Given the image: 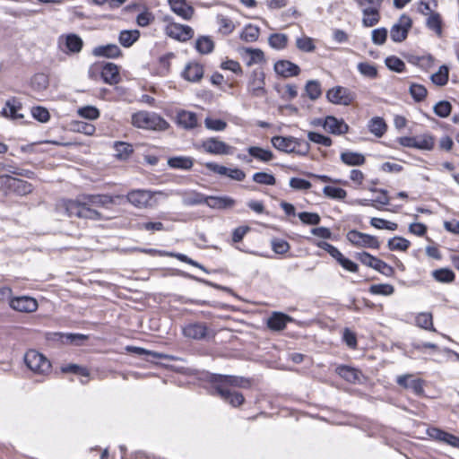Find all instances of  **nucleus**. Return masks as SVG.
<instances>
[{
  "mask_svg": "<svg viewBox=\"0 0 459 459\" xmlns=\"http://www.w3.org/2000/svg\"><path fill=\"white\" fill-rule=\"evenodd\" d=\"M269 45L275 49L284 48L287 45L288 37L285 34L274 33L269 39Z\"/></svg>",
  "mask_w": 459,
  "mask_h": 459,
  "instance_id": "obj_49",
  "label": "nucleus"
},
{
  "mask_svg": "<svg viewBox=\"0 0 459 459\" xmlns=\"http://www.w3.org/2000/svg\"><path fill=\"white\" fill-rule=\"evenodd\" d=\"M326 98L333 104L348 106L353 102L355 94L345 87L336 86L326 92Z\"/></svg>",
  "mask_w": 459,
  "mask_h": 459,
  "instance_id": "obj_10",
  "label": "nucleus"
},
{
  "mask_svg": "<svg viewBox=\"0 0 459 459\" xmlns=\"http://www.w3.org/2000/svg\"><path fill=\"white\" fill-rule=\"evenodd\" d=\"M10 307L19 312L32 313L38 309V301L29 296L12 298L9 301Z\"/></svg>",
  "mask_w": 459,
  "mask_h": 459,
  "instance_id": "obj_15",
  "label": "nucleus"
},
{
  "mask_svg": "<svg viewBox=\"0 0 459 459\" xmlns=\"http://www.w3.org/2000/svg\"><path fill=\"white\" fill-rule=\"evenodd\" d=\"M166 34L179 41H186L194 36L193 29L188 25H182L176 22H170L166 26Z\"/></svg>",
  "mask_w": 459,
  "mask_h": 459,
  "instance_id": "obj_13",
  "label": "nucleus"
},
{
  "mask_svg": "<svg viewBox=\"0 0 459 459\" xmlns=\"http://www.w3.org/2000/svg\"><path fill=\"white\" fill-rule=\"evenodd\" d=\"M177 122L186 129H193L197 126V117L194 112L181 110L178 112Z\"/></svg>",
  "mask_w": 459,
  "mask_h": 459,
  "instance_id": "obj_27",
  "label": "nucleus"
},
{
  "mask_svg": "<svg viewBox=\"0 0 459 459\" xmlns=\"http://www.w3.org/2000/svg\"><path fill=\"white\" fill-rule=\"evenodd\" d=\"M205 167L219 175L222 176H228L229 178L237 180V181H243L246 178V174L243 170L239 169H229L225 166L219 165L214 162H206Z\"/></svg>",
  "mask_w": 459,
  "mask_h": 459,
  "instance_id": "obj_17",
  "label": "nucleus"
},
{
  "mask_svg": "<svg viewBox=\"0 0 459 459\" xmlns=\"http://www.w3.org/2000/svg\"><path fill=\"white\" fill-rule=\"evenodd\" d=\"M322 125L325 130L333 134H344L349 131V126L342 119L333 116L326 117Z\"/></svg>",
  "mask_w": 459,
  "mask_h": 459,
  "instance_id": "obj_21",
  "label": "nucleus"
},
{
  "mask_svg": "<svg viewBox=\"0 0 459 459\" xmlns=\"http://www.w3.org/2000/svg\"><path fill=\"white\" fill-rule=\"evenodd\" d=\"M387 245L390 250L405 251L410 247V241L402 237H394Z\"/></svg>",
  "mask_w": 459,
  "mask_h": 459,
  "instance_id": "obj_47",
  "label": "nucleus"
},
{
  "mask_svg": "<svg viewBox=\"0 0 459 459\" xmlns=\"http://www.w3.org/2000/svg\"><path fill=\"white\" fill-rule=\"evenodd\" d=\"M259 28L254 25H247L243 30L240 38L247 42H254L259 37Z\"/></svg>",
  "mask_w": 459,
  "mask_h": 459,
  "instance_id": "obj_51",
  "label": "nucleus"
},
{
  "mask_svg": "<svg viewBox=\"0 0 459 459\" xmlns=\"http://www.w3.org/2000/svg\"><path fill=\"white\" fill-rule=\"evenodd\" d=\"M140 37V32L137 30H122L119 34V43L125 47H131Z\"/></svg>",
  "mask_w": 459,
  "mask_h": 459,
  "instance_id": "obj_36",
  "label": "nucleus"
},
{
  "mask_svg": "<svg viewBox=\"0 0 459 459\" xmlns=\"http://www.w3.org/2000/svg\"><path fill=\"white\" fill-rule=\"evenodd\" d=\"M296 46L303 52H313L316 48L313 39L307 36L298 38L296 40Z\"/></svg>",
  "mask_w": 459,
  "mask_h": 459,
  "instance_id": "obj_58",
  "label": "nucleus"
},
{
  "mask_svg": "<svg viewBox=\"0 0 459 459\" xmlns=\"http://www.w3.org/2000/svg\"><path fill=\"white\" fill-rule=\"evenodd\" d=\"M396 382L400 386L411 389L417 395L423 394V381L420 378H413L411 374L397 377Z\"/></svg>",
  "mask_w": 459,
  "mask_h": 459,
  "instance_id": "obj_18",
  "label": "nucleus"
},
{
  "mask_svg": "<svg viewBox=\"0 0 459 459\" xmlns=\"http://www.w3.org/2000/svg\"><path fill=\"white\" fill-rule=\"evenodd\" d=\"M271 143L275 149L281 152H294L302 156L307 155L310 149L307 142L292 136H273Z\"/></svg>",
  "mask_w": 459,
  "mask_h": 459,
  "instance_id": "obj_2",
  "label": "nucleus"
},
{
  "mask_svg": "<svg viewBox=\"0 0 459 459\" xmlns=\"http://www.w3.org/2000/svg\"><path fill=\"white\" fill-rule=\"evenodd\" d=\"M32 117L41 123L48 122L50 118L48 110L46 108L38 106L31 108Z\"/></svg>",
  "mask_w": 459,
  "mask_h": 459,
  "instance_id": "obj_64",
  "label": "nucleus"
},
{
  "mask_svg": "<svg viewBox=\"0 0 459 459\" xmlns=\"http://www.w3.org/2000/svg\"><path fill=\"white\" fill-rule=\"evenodd\" d=\"M65 209L69 216L89 219L93 221L102 220V214L91 204H84V198L81 195L76 200H69L65 204Z\"/></svg>",
  "mask_w": 459,
  "mask_h": 459,
  "instance_id": "obj_3",
  "label": "nucleus"
},
{
  "mask_svg": "<svg viewBox=\"0 0 459 459\" xmlns=\"http://www.w3.org/2000/svg\"><path fill=\"white\" fill-rule=\"evenodd\" d=\"M60 45H64L65 48H62L65 53H79L83 46L82 39L76 34L71 33L66 36H62L59 39Z\"/></svg>",
  "mask_w": 459,
  "mask_h": 459,
  "instance_id": "obj_20",
  "label": "nucleus"
},
{
  "mask_svg": "<svg viewBox=\"0 0 459 459\" xmlns=\"http://www.w3.org/2000/svg\"><path fill=\"white\" fill-rule=\"evenodd\" d=\"M204 152L213 155H227L232 153V147L216 137L204 140L202 143Z\"/></svg>",
  "mask_w": 459,
  "mask_h": 459,
  "instance_id": "obj_14",
  "label": "nucleus"
},
{
  "mask_svg": "<svg viewBox=\"0 0 459 459\" xmlns=\"http://www.w3.org/2000/svg\"><path fill=\"white\" fill-rule=\"evenodd\" d=\"M369 291L370 293L375 295L389 296L394 292V288L391 284L380 283L371 285L369 288Z\"/></svg>",
  "mask_w": 459,
  "mask_h": 459,
  "instance_id": "obj_50",
  "label": "nucleus"
},
{
  "mask_svg": "<svg viewBox=\"0 0 459 459\" xmlns=\"http://www.w3.org/2000/svg\"><path fill=\"white\" fill-rule=\"evenodd\" d=\"M449 69L446 65H443L439 67L438 71L433 74L430 77L431 82L437 86H444L448 82Z\"/></svg>",
  "mask_w": 459,
  "mask_h": 459,
  "instance_id": "obj_39",
  "label": "nucleus"
},
{
  "mask_svg": "<svg viewBox=\"0 0 459 459\" xmlns=\"http://www.w3.org/2000/svg\"><path fill=\"white\" fill-rule=\"evenodd\" d=\"M61 370L64 373H73L85 377H88L90 376V372L86 368L81 367L76 364H69L64 366L61 368Z\"/></svg>",
  "mask_w": 459,
  "mask_h": 459,
  "instance_id": "obj_62",
  "label": "nucleus"
},
{
  "mask_svg": "<svg viewBox=\"0 0 459 459\" xmlns=\"http://www.w3.org/2000/svg\"><path fill=\"white\" fill-rule=\"evenodd\" d=\"M182 333L186 338L192 340H204L213 337V333L204 323L192 322L182 328Z\"/></svg>",
  "mask_w": 459,
  "mask_h": 459,
  "instance_id": "obj_8",
  "label": "nucleus"
},
{
  "mask_svg": "<svg viewBox=\"0 0 459 459\" xmlns=\"http://www.w3.org/2000/svg\"><path fill=\"white\" fill-rule=\"evenodd\" d=\"M217 23L219 24V30L224 35H228L234 30L235 25L233 22L227 16L222 14L217 15Z\"/></svg>",
  "mask_w": 459,
  "mask_h": 459,
  "instance_id": "obj_43",
  "label": "nucleus"
},
{
  "mask_svg": "<svg viewBox=\"0 0 459 459\" xmlns=\"http://www.w3.org/2000/svg\"><path fill=\"white\" fill-rule=\"evenodd\" d=\"M114 148L117 152L116 156L120 160H126L133 152L132 145L124 142L115 143Z\"/></svg>",
  "mask_w": 459,
  "mask_h": 459,
  "instance_id": "obj_48",
  "label": "nucleus"
},
{
  "mask_svg": "<svg viewBox=\"0 0 459 459\" xmlns=\"http://www.w3.org/2000/svg\"><path fill=\"white\" fill-rule=\"evenodd\" d=\"M214 393L219 395L224 402L230 403L233 407L241 405L245 398L242 394L231 390V387L247 388L250 385L248 379L227 375L214 376L212 380Z\"/></svg>",
  "mask_w": 459,
  "mask_h": 459,
  "instance_id": "obj_1",
  "label": "nucleus"
},
{
  "mask_svg": "<svg viewBox=\"0 0 459 459\" xmlns=\"http://www.w3.org/2000/svg\"><path fill=\"white\" fill-rule=\"evenodd\" d=\"M31 191L32 186L30 183L17 178H15V184L13 185L12 193L18 195H26L31 193Z\"/></svg>",
  "mask_w": 459,
  "mask_h": 459,
  "instance_id": "obj_45",
  "label": "nucleus"
},
{
  "mask_svg": "<svg viewBox=\"0 0 459 459\" xmlns=\"http://www.w3.org/2000/svg\"><path fill=\"white\" fill-rule=\"evenodd\" d=\"M341 160L348 166H360L365 163L363 154L354 152H343L341 153Z\"/></svg>",
  "mask_w": 459,
  "mask_h": 459,
  "instance_id": "obj_32",
  "label": "nucleus"
},
{
  "mask_svg": "<svg viewBox=\"0 0 459 459\" xmlns=\"http://www.w3.org/2000/svg\"><path fill=\"white\" fill-rule=\"evenodd\" d=\"M78 114L83 118L90 120L97 119L100 117V111L93 106H86L78 109Z\"/></svg>",
  "mask_w": 459,
  "mask_h": 459,
  "instance_id": "obj_63",
  "label": "nucleus"
},
{
  "mask_svg": "<svg viewBox=\"0 0 459 459\" xmlns=\"http://www.w3.org/2000/svg\"><path fill=\"white\" fill-rule=\"evenodd\" d=\"M347 239L354 246L360 247L379 248L378 239L371 235L352 230L347 233Z\"/></svg>",
  "mask_w": 459,
  "mask_h": 459,
  "instance_id": "obj_9",
  "label": "nucleus"
},
{
  "mask_svg": "<svg viewBox=\"0 0 459 459\" xmlns=\"http://www.w3.org/2000/svg\"><path fill=\"white\" fill-rule=\"evenodd\" d=\"M427 27L440 37L442 35V20L438 13H431L427 19Z\"/></svg>",
  "mask_w": 459,
  "mask_h": 459,
  "instance_id": "obj_40",
  "label": "nucleus"
},
{
  "mask_svg": "<svg viewBox=\"0 0 459 459\" xmlns=\"http://www.w3.org/2000/svg\"><path fill=\"white\" fill-rule=\"evenodd\" d=\"M323 193L325 196L335 200H343L347 196V192L343 188L332 186H325Z\"/></svg>",
  "mask_w": 459,
  "mask_h": 459,
  "instance_id": "obj_44",
  "label": "nucleus"
},
{
  "mask_svg": "<svg viewBox=\"0 0 459 459\" xmlns=\"http://www.w3.org/2000/svg\"><path fill=\"white\" fill-rule=\"evenodd\" d=\"M171 10L184 20H190L194 8L186 0H168Z\"/></svg>",
  "mask_w": 459,
  "mask_h": 459,
  "instance_id": "obj_23",
  "label": "nucleus"
},
{
  "mask_svg": "<svg viewBox=\"0 0 459 459\" xmlns=\"http://www.w3.org/2000/svg\"><path fill=\"white\" fill-rule=\"evenodd\" d=\"M168 165L172 169H190L194 165V160L190 157L178 156L168 160Z\"/></svg>",
  "mask_w": 459,
  "mask_h": 459,
  "instance_id": "obj_34",
  "label": "nucleus"
},
{
  "mask_svg": "<svg viewBox=\"0 0 459 459\" xmlns=\"http://www.w3.org/2000/svg\"><path fill=\"white\" fill-rule=\"evenodd\" d=\"M357 67L359 72L365 77L374 79L377 76V70L374 65L362 62L359 63Z\"/></svg>",
  "mask_w": 459,
  "mask_h": 459,
  "instance_id": "obj_54",
  "label": "nucleus"
},
{
  "mask_svg": "<svg viewBox=\"0 0 459 459\" xmlns=\"http://www.w3.org/2000/svg\"><path fill=\"white\" fill-rule=\"evenodd\" d=\"M305 90L308 98L312 100H317L322 94L321 85L318 81H308L306 84Z\"/></svg>",
  "mask_w": 459,
  "mask_h": 459,
  "instance_id": "obj_46",
  "label": "nucleus"
},
{
  "mask_svg": "<svg viewBox=\"0 0 459 459\" xmlns=\"http://www.w3.org/2000/svg\"><path fill=\"white\" fill-rule=\"evenodd\" d=\"M14 177L8 174L0 175V191L4 195L11 194L13 191V185L15 184Z\"/></svg>",
  "mask_w": 459,
  "mask_h": 459,
  "instance_id": "obj_55",
  "label": "nucleus"
},
{
  "mask_svg": "<svg viewBox=\"0 0 459 459\" xmlns=\"http://www.w3.org/2000/svg\"><path fill=\"white\" fill-rule=\"evenodd\" d=\"M274 71L282 77L296 76L299 74V67L288 60H280L274 64Z\"/></svg>",
  "mask_w": 459,
  "mask_h": 459,
  "instance_id": "obj_22",
  "label": "nucleus"
},
{
  "mask_svg": "<svg viewBox=\"0 0 459 459\" xmlns=\"http://www.w3.org/2000/svg\"><path fill=\"white\" fill-rule=\"evenodd\" d=\"M399 143L404 147L416 148L419 150L430 151L434 147V139L429 134L419 136H404L399 138Z\"/></svg>",
  "mask_w": 459,
  "mask_h": 459,
  "instance_id": "obj_11",
  "label": "nucleus"
},
{
  "mask_svg": "<svg viewBox=\"0 0 459 459\" xmlns=\"http://www.w3.org/2000/svg\"><path fill=\"white\" fill-rule=\"evenodd\" d=\"M84 204H91L93 207H108L115 204V198H123V195L112 196L109 195H82Z\"/></svg>",
  "mask_w": 459,
  "mask_h": 459,
  "instance_id": "obj_19",
  "label": "nucleus"
},
{
  "mask_svg": "<svg viewBox=\"0 0 459 459\" xmlns=\"http://www.w3.org/2000/svg\"><path fill=\"white\" fill-rule=\"evenodd\" d=\"M433 278L442 283H450L455 281L454 272L448 268H441L432 272Z\"/></svg>",
  "mask_w": 459,
  "mask_h": 459,
  "instance_id": "obj_38",
  "label": "nucleus"
},
{
  "mask_svg": "<svg viewBox=\"0 0 459 459\" xmlns=\"http://www.w3.org/2000/svg\"><path fill=\"white\" fill-rule=\"evenodd\" d=\"M24 362L31 371L37 374H46L51 368L48 359L34 350H30L25 353Z\"/></svg>",
  "mask_w": 459,
  "mask_h": 459,
  "instance_id": "obj_6",
  "label": "nucleus"
},
{
  "mask_svg": "<svg viewBox=\"0 0 459 459\" xmlns=\"http://www.w3.org/2000/svg\"><path fill=\"white\" fill-rule=\"evenodd\" d=\"M31 86L34 90L41 91L48 86V76L44 74H37L31 79Z\"/></svg>",
  "mask_w": 459,
  "mask_h": 459,
  "instance_id": "obj_56",
  "label": "nucleus"
},
{
  "mask_svg": "<svg viewBox=\"0 0 459 459\" xmlns=\"http://www.w3.org/2000/svg\"><path fill=\"white\" fill-rule=\"evenodd\" d=\"M213 48V41L206 36L200 37L195 42V48L201 54H209L212 51Z\"/></svg>",
  "mask_w": 459,
  "mask_h": 459,
  "instance_id": "obj_42",
  "label": "nucleus"
},
{
  "mask_svg": "<svg viewBox=\"0 0 459 459\" xmlns=\"http://www.w3.org/2000/svg\"><path fill=\"white\" fill-rule=\"evenodd\" d=\"M204 75V68L201 65L197 63H190L188 64L183 73L182 76L189 81V82H198L203 78Z\"/></svg>",
  "mask_w": 459,
  "mask_h": 459,
  "instance_id": "obj_26",
  "label": "nucleus"
},
{
  "mask_svg": "<svg viewBox=\"0 0 459 459\" xmlns=\"http://www.w3.org/2000/svg\"><path fill=\"white\" fill-rule=\"evenodd\" d=\"M99 73H100L104 82L108 84H117L120 81L118 67L113 63H105L103 65L95 64L89 69L91 78H94Z\"/></svg>",
  "mask_w": 459,
  "mask_h": 459,
  "instance_id": "obj_5",
  "label": "nucleus"
},
{
  "mask_svg": "<svg viewBox=\"0 0 459 459\" xmlns=\"http://www.w3.org/2000/svg\"><path fill=\"white\" fill-rule=\"evenodd\" d=\"M335 371L341 377L348 382L355 383L359 379L360 372L354 368L342 365L337 367Z\"/></svg>",
  "mask_w": 459,
  "mask_h": 459,
  "instance_id": "obj_33",
  "label": "nucleus"
},
{
  "mask_svg": "<svg viewBox=\"0 0 459 459\" xmlns=\"http://www.w3.org/2000/svg\"><path fill=\"white\" fill-rule=\"evenodd\" d=\"M409 91L417 102L422 101L427 96V89L421 84L411 83Z\"/></svg>",
  "mask_w": 459,
  "mask_h": 459,
  "instance_id": "obj_52",
  "label": "nucleus"
},
{
  "mask_svg": "<svg viewBox=\"0 0 459 459\" xmlns=\"http://www.w3.org/2000/svg\"><path fill=\"white\" fill-rule=\"evenodd\" d=\"M379 9L380 7H365L361 9L363 13L362 22L365 27H372L379 22Z\"/></svg>",
  "mask_w": 459,
  "mask_h": 459,
  "instance_id": "obj_31",
  "label": "nucleus"
},
{
  "mask_svg": "<svg viewBox=\"0 0 459 459\" xmlns=\"http://www.w3.org/2000/svg\"><path fill=\"white\" fill-rule=\"evenodd\" d=\"M21 108V103L15 98H12L6 101L5 107L3 108L2 114L4 117L13 119L22 118L23 116L19 113Z\"/></svg>",
  "mask_w": 459,
  "mask_h": 459,
  "instance_id": "obj_29",
  "label": "nucleus"
},
{
  "mask_svg": "<svg viewBox=\"0 0 459 459\" xmlns=\"http://www.w3.org/2000/svg\"><path fill=\"white\" fill-rule=\"evenodd\" d=\"M272 249L274 253L279 255L286 254L290 248V244L281 238H273L271 241Z\"/></svg>",
  "mask_w": 459,
  "mask_h": 459,
  "instance_id": "obj_57",
  "label": "nucleus"
},
{
  "mask_svg": "<svg viewBox=\"0 0 459 459\" xmlns=\"http://www.w3.org/2000/svg\"><path fill=\"white\" fill-rule=\"evenodd\" d=\"M264 84V74L262 71H254L247 84V91L254 97H264L266 94Z\"/></svg>",
  "mask_w": 459,
  "mask_h": 459,
  "instance_id": "obj_16",
  "label": "nucleus"
},
{
  "mask_svg": "<svg viewBox=\"0 0 459 459\" xmlns=\"http://www.w3.org/2000/svg\"><path fill=\"white\" fill-rule=\"evenodd\" d=\"M416 325L425 330L436 332V328L433 326V318L431 313H420L416 316Z\"/></svg>",
  "mask_w": 459,
  "mask_h": 459,
  "instance_id": "obj_41",
  "label": "nucleus"
},
{
  "mask_svg": "<svg viewBox=\"0 0 459 459\" xmlns=\"http://www.w3.org/2000/svg\"><path fill=\"white\" fill-rule=\"evenodd\" d=\"M182 195V203L186 206H193L204 204L205 195L195 190L178 193Z\"/></svg>",
  "mask_w": 459,
  "mask_h": 459,
  "instance_id": "obj_28",
  "label": "nucleus"
},
{
  "mask_svg": "<svg viewBox=\"0 0 459 459\" xmlns=\"http://www.w3.org/2000/svg\"><path fill=\"white\" fill-rule=\"evenodd\" d=\"M93 55L96 56H105L108 58H115L121 55V50L115 44L106 46H99L93 49Z\"/></svg>",
  "mask_w": 459,
  "mask_h": 459,
  "instance_id": "obj_30",
  "label": "nucleus"
},
{
  "mask_svg": "<svg viewBox=\"0 0 459 459\" xmlns=\"http://www.w3.org/2000/svg\"><path fill=\"white\" fill-rule=\"evenodd\" d=\"M298 216L304 224L307 225H317L321 221L319 214L316 212H302Z\"/></svg>",
  "mask_w": 459,
  "mask_h": 459,
  "instance_id": "obj_61",
  "label": "nucleus"
},
{
  "mask_svg": "<svg viewBox=\"0 0 459 459\" xmlns=\"http://www.w3.org/2000/svg\"><path fill=\"white\" fill-rule=\"evenodd\" d=\"M307 138L309 141L325 147H329L332 145V139L330 137L323 135L316 132H308Z\"/></svg>",
  "mask_w": 459,
  "mask_h": 459,
  "instance_id": "obj_60",
  "label": "nucleus"
},
{
  "mask_svg": "<svg viewBox=\"0 0 459 459\" xmlns=\"http://www.w3.org/2000/svg\"><path fill=\"white\" fill-rule=\"evenodd\" d=\"M253 180L260 185L273 186L276 179L273 175L266 172H256L253 175Z\"/></svg>",
  "mask_w": 459,
  "mask_h": 459,
  "instance_id": "obj_53",
  "label": "nucleus"
},
{
  "mask_svg": "<svg viewBox=\"0 0 459 459\" xmlns=\"http://www.w3.org/2000/svg\"><path fill=\"white\" fill-rule=\"evenodd\" d=\"M411 24V19L408 15L403 14L391 28L390 37L392 40L394 42L403 41L407 38Z\"/></svg>",
  "mask_w": 459,
  "mask_h": 459,
  "instance_id": "obj_12",
  "label": "nucleus"
},
{
  "mask_svg": "<svg viewBox=\"0 0 459 459\" xmlns=\"http://www.w3.org/2000/svg\"><path fill=\"white\" fill-rule=\"evenodd\" d=\"M155 194H161V192H152L145 189H134L127 193L126 198L133 206L138 209H145L152 206L151 201Z\"/></svg>",
  "mask_w": 459,
  "mask_h": 459,
  "instance_id": "obj_7",
  "label": "nucleus"
},
{
  "mask_svg": "<svg viewBox=\"0 0 459 459\" xmlns=\"http://www.w3.org/2000/svg\"><path fill=\"white\" fill-rule=\"evenodd\" d=\"M433 109L437 116H438L440 117H446L451 113L452 106H451L450 102H448L446 100H441V101H438L434 106Z\"/></svg>",
  "mask_w": 459,
  "mask_h": 459,
  "instance_id": "obj_59",
  "label": "nucleus"
},
{
  "mask_svg": "<svg viewBox=\"0 0 459 459\" xmlns=\"http://www.w3.org/2000/svg\"><path fill=\"white\" fill-rule=\"evenodd\" d=\"M292 318L281 312H273L267 319V326L273 331H281Z\"/></svg>",
  "mask_w": 459,
  "mask_h": 459,
  "instance_id": "obj_25",
  "label": "nucleus"
},
{
  "mask_svg": "<svg viewBox=\"0 0 459 459\" xmlns=\"http://www.w3.org/2000/svg\"><path fill=\"white\" fill-rule=\"evenodd\" d=\"M204 204L212 209L223 210L231 208L235 204V200L230 196H205Z\"/></svg>",
  "mask_w": 459,
  "mask_h": 459,
  "instance_id": "obj_24",
  "label": "nucleus"
},
{
  "mask_svg": "<svg viewBox=\"0 0 459 459\" xmlns=\"http://www.w3.org/2000/svg\"><path fill=\"white\" fill-rule=\"evenodd\" d=\"M132 123L134 126L151 130H166L169 123L155 113L141 111L132 117Z\"/></svg>",
  "mask_w": 459,
  "mask_h": 459,
  "instance_id": "obj_4",
  "label": "nucleus"
},
{
  "mask_svg": "<svg viewBox=\"0 0 459 459\" xmlns=\"http://www.w3.org/2000/svg\"><path fill=\"white\" fill-rule=\"evenodd\" d=\"M247 152L252 157L264 162H268L274 158L273 153L270 150L257 146L249 147Z\"/></svg>",
  "mask_w": 459,
  "mask_h": 459,
  "instance_id": "obj_35",
  "label": "nucleus"
},
{
  "mask_svg": "<svg viewBox=\"0 0 459 459\" xmlns=\"http://www.w3.org/2000/svg\"><path fill=\"white\" fill-rule=\"evenodd\" d=\"M386 124L382 117H375L368 123L370 133L377 137H381L386 131Z\"/></svg>",
  "mask_w": 459,
  "mask_h": 459,
  "instance_id": "obj_37",
  "label": "nucleus"
}]
</instances>
